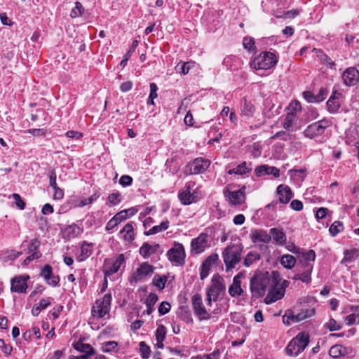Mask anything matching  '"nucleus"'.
I'll return each instance as SVG.
<instances>
[{
  "instance_id": "3",
  "label": "nucleus",
  "mask_w": 359,
  "mask_h": 359,
  "mask_svg": "<svg viewBox=\"0 0 359 359\" xmlns=\"http://www.w3.org/2000/svg\"><path fill=\"white\" fill-rule=\"evenodd\" d=\"M309 336L306 332L299 333L286 347V353L290 356H297L309 345Z\"/></svg>"
},
{
  "instance_id": "7",
  "label": "nucleus",
  "mask_w": 359,
  "mask_h": 359,
  "mask_svg": "<svg viewBox=\"0 0 359 359\" xmlns=\"http://www.w3.org/2000/svg\"><path fill=\"white\" fill-rule=\"evenodd\" d=\"M111 302L110 294H105L102 299H97L92 308V316L101 318L109 313Z\"/></svg>"
},
{
  "instance_id": "30",
  "label": "nucleus",
  "mask_w": 359,
  "mask_h": 359,
  "mask_svg": "<svg viewBox=\"0 0 359 359\" xmlns=\"http://www.w3.org/2000/svg\"><path fill=\"white\" fill-rule=\"evenodd\" d=\"M270 235L277 244L283 245L286 241V235L280 229L276 228L271 229L270 230Z\"/></svg>"
},
{
  "instance_id": "42",
  "label": "nucleus",
  "mask_w": 359,
  "mask_h": 359,
  "mask_svg": "<svg viewBox=\"0 0 359 359\" xmlns=\"http://www.w3.org/2000/svg\"><path fill=\"white\" fill-rule=\"evenodd\" d=\"M324 327L331 332L337 331L341 329L342 324L341 323L337 322L334 318H330L326 323H325Z\"/></svg>"
},
{
  "instance_id": "21",
  "label": "nucleus",
  "mask_w": 359,
  "mask_h": 359,
  "mask_svg": "<svg viewBox=\"0 0 359 359\" xmlns=\"http://www.w3.org/2000/svg\"><path fill=\"white\" fill-rule=\"evenodd\" d=\"M255 172L257 177H262L266 175H273L275 177H278L280 176L279 169L268 165H262L257 167L255 170Z\"/></svg>"
},
{
  "instance_id": "31",
  "label": "nucleus",
  "mask_w": 359,
  "mask_h": 359,
  "mask_svg": "<svg viewBox=\"0 0 359 359\" xmlns=\"http://www.w3.org/2000/svg\"><path fill=\"white\" fill-rule=\"evenodd\" d=\"M74 348L79 352L92 355L95 354L94 348L88 344H84L81 341H79L74 344Z\"/></svg>"
},
{
  "instance_id": "5",
  "label": "nucleus",
  "mask_w": 359,
  "mask_h": 359,
  "mask_svg": "<svg viewBox=\"0 0 359 359\" xmlns=\"http://www.w3.org/2000/svg\"><path fill=\"white\" fill-rule=\"evenodd\" d=\"M223 278L219 274H215L211 279V285L207 289V302L210 305L212 301L216 302L222 292L225 290Z\"/></svg>"
},
{
  "instance_id": "46",
  "label": "nucleus",
  "mask_w": 359,
  "mask_h": 359,
  "mask_svg": "<svg viewBox=\"0 0 359 359\" xmlns=\"http://www.w3.org/2000/svg\"><path fill=\"white\" fill-rule=\"evenodd\" d=\"M118 344L114 341H110L102 344V351L105 353L116 351Z\"/></svg>"
},
{
  "instance_id": "25",
  "label": "nucleus",
  "mask_w": 359,
  "mask_h": 359,
  "mask_svg": "<svg viewBox=\"0 0 359 359\" xmlns=\"http://www.w3.org/2000/svg\"><path fill=\"white\" fill-rule=\"evenodd\" d=\"M178 198L180 202L185 205H190L192 203H195L198 200V196L195 193L191 194L189 187L178 194Z\"/></svg>"
},
{
  "instance_id": "62",
  "label": "nucleus",
  "mask_w": 359,
  "mask_h": 359,
  "mask_svg": "<svg viewBox=\"0 0 359 359\" xmlns=\"http://www.w3.org/2000/svg\"><path fill=\"white\" fill-rule=\"evenodd\" d=\"M39 245V241L37 239H32L29 242V248H28V252L32 253L34 252L39 251L38 248Z\"/></svg>"
},
{
  "instance_id": "16",
  "label": "nucleus",
  "mask_w": 359,
  "mask_h": 359,
  "mask_svg": "<svg viewBox=\"0 0 359 359\" xmlns=\"http://www.w3.org/2000/svg\"><path fill=\"white\" fill-rule=\"evenodd\" d=\"M41 276L45 280L46 283L52 287H56L60 282L58 276H55L53 273V269L50 265L46 264L41 270Z\"/></svg>"
},
{
  "instance_id": "6",
  "label": "nucleus",
  "mask_w": 359,
  "mask_h": 359,
  "mask_svg": "<svg viewBox=\"0 0 359 359\" xmlns=\"http://www.w3.org/2000/svg\"><path fill=\"white\" fill-rule=\"evenodd\" d=\"M281 278H279L276 281L272 283L269 289V293L265 298L266 304H271L278 299H280L285 294V287L288 285L287 280L280 283Z\"/></svg>"
},
{
  "instance_id": "48",
  "label": "nucleus",
  "mask_w": 359,
  "mask_h": 359,
  "mask_svg": "<svg viewBox=\"0 0 359 359\" xmlns=\"http://www.w3.org/2000/svg\"><path fill=\"white\" fill-rule=\"evenodd\" d=\"M98 198H99V195H97V194H94L90 197H89L88 198H83V199L81 200L79 202V203L77 205H76V206L81 208L88 204H91V203H94L95 201H96Z\"/></svg>"
},
{
  "instance_id": "29",
  "label": "nucleus",
  "mask_w": 359,
  "mask_h": 359,
  "mask_svg": "<svg viewBox=\"0 0 359 359\" xmlns=\"http://www.w3.org/2000/svg\"><path fill=\"white\" fill-rule=\"evenodd\" d=\"M159 248L158 244L151 245L147 243H144L140 248V254L144 258H149L151 255L154 254Z\"/></svg>"
},
{
  "instance_id": "41",
  "label": "nucleus",
  "mask_w": 359,
  "mask_h": 359,
  "mask_svg": "<svg viewBox=\"0 0 359 359\" xmlns=\"http://www.w3.org/2000/svg\"><path fill=\"white\" fill-rule=\"evenodd\" d=\"M344 230L343 223L339 221H335L333 222L330 229L329 231L332 236H336L339 233Z\"/></svg>"
},
{
  "instance_id": "45",
  "label": "nucleus",
  "mask_w": 359,
  "mask_h": 359,
  "mask_svg": "<svg viewBox=\"0 0 359 359\" xmlns=\"http://www.w3.org/2000/svg\"><path fill=\"white\" fill-rule=\"evenodd\" d=\"M167 278L165 276H155L153 279L154 285L159 290H163L165 287Z\"/></svg>"
},
{
  "instance_id": "12",
  "label": "nucleus",
  "mask_w": 359,
  "mask_h": 359,
  "mask_svg": "<svg viewBox=\"0 0 359 359\" xmlns=\"http://www.w3.org/2000/svg\"><path fill=\"white\" fill-rule=\"evenodd\" d=\"M329 126L327 121L322 120L309 125L304 130V135L309 138H314L316 137L323 135L325 130Z\"/></svg>"
},
{
  "instance_id": "22",
  "label": "nucleus",
  "mask_w": 359,
  "mask_h": 359,
  "mask_svg": "<svg viewBox=\"0 0 359 359\" xmlns=\"http://www.w3.org/2000/svg\"><path fill=\"white\" fill-rule=\"evenodd\" d=\"M277 194L280 203L286 204L289 203L293 194L291 189L287 185L280 184L277 187Z\"/></svg>"
},
{
  "instance_id": "44",
  "label": "nucleus",
  "mask_w": 359,
  "mask_h": 359,
  "mask_svg": "<svg viewBox=\"0 0 359 359\" xmlns=\"http://www.w3.org/2000/svg\"><path fill=\"white\" fill-rule=\"evenodd\" d=\"M295 118L294 112H287L283 123L284 128L289 130L292 126Z\"/></svg>"
},
{
  "instance_id": "59",
  "label": "nucleus",
  "mask_w": 359,
  "mask_h": 359,
  "mask_svg": "<svg viewBox=\"0 0 359 359\" xmlns=\"http://www.w3.org/2000/svg\"><path fill=\"white\" fill-rule=\"evenodd\" d=\"M12 197L15 200L16 206L20 210H24L25 208V203L22 200L20 196L18 194H13Z\"/></svg>"
},
{
  "instance_id": "36",
  "label": "nucleus",
  "mask_w": 359,
  "mask_h": 359,
  "mask_svg": "<svg viewBox=\"0 0 359 359\" xmlns=\"http://www.w3.org/2000/svg\"><path fill=\"white\" fill-rule=\"evenodd\" d=\"M169 224L170 222L168 220L163 221L159 225L154 226L148 231H146L144 234L146 236H150L161 232L163 231H165L166 229H168Z\"/></svg>"
},
{
  "instance_id": "37",
  "label": "nucleus",
  "mask_w": 359,
  "mask_h": 359,
  "mask_svg": "<svg viewBox=\"0 0 359 359\" xmlns=\"http://www.w3.org/2000/svg\"><path fill=\"white\" fill-rule=\"evenodd\" d=\"M261 258L260 254L255 251H251L248 253L245 259H244V265L246 267H249L252 265L255 262L259 260Z\"/></svg>"
},
{
  "instance_id": "10",
  "label": "nucleus",
  "mask_w": 359,
  "mask_h": 359,
  "mask_svg": "<svg viewBox=\"0 0 359 359\" xmlns=\"http://www.w3.org/2000/svg\"><path fill=\"white\" fill-rule=\"evenodd\" d=\"M154 269V266L148 262L141 263L132 273L130 282L137 283L150 277L153 274Z\"/></svg>"
},
{
  "instance_id": "55",
  "label": "nucleus",
  "mask_w": 359,
  "mask_h": 359,
  "mask_svg": "<svg viewBox=\"0 0 359 359\" xmlns=\"http://www.w3.org/2000/svg\"><path fill=\"white\" fill-rule=\"evenodd\" d=\"M171 306L168 302H162L158 306V313L163 316L168 313L170 310Z\"/></svg>"
},
{
  "instance_id": "33",
  "label": "nucleus",
  "mask_w": 359,
  "mask_h": 359,
  "mask_svg": "<svg viewBox=\"0 0 359 359\" xmlns=\"http://www.w3.org/2000/svg\"><path fill=\"white\" fill-rule=\"evenodd\" d=\"M125 262V257L123 254H120L117 257L116 259L114 262L113 264L109 267V269L106 271L107 275H111L116 273L121 266Z\"/></svg>"
},
{
  "instance_id": "50",
  "label": "nucleus",
  "mask_w": 359,
  "mask_h": 359,
  "mask_svg": "<svg viewBox=\"0 0 359 359\" xmlns=\"http://www.w3.org/2000/svg\"><path fill=\"white\" fill-rule=\"evenodd\" d=\"M140 351L141 355L143 358L147 359L149 358L151 353L150 348L146 344L144 341H141L140 343Z\"/></svg>"
},
{
  "instance_id": "47",
  "label": "nucleus",
  "mask_w": 359,
  "mask_h": 359,
  "mask_svg": "<svg viewBox=\"0 0 359 359\" xmlns=\"http://www.w3.org/2000/svg\"><path fill=\"white\" fill-rule=\"evenodd\" d=\"M218 259L219 257L217 254H212L203 261L202 265L210 269L211 266L217 262Z\"/></svg>"
},
{
  "instance_id": "53",
  "label": "nucleus",
  "mask_w": 359,
  "mask_h": 359,
  "mask_svg": "<svg viewBox=\"0 0 359 359\" xmlns=\"http://www.w3.org/2000/svg\"><path fill=\"white\" fill-rule=\"evenodd\" d=\"M302 107L300 103L297 100H294L290 102L289 107H287V112H294L295 116H297V112L300 111Z\"/></svg>"
},
{
  "instance_id": "26",
  "label": "nucleus",
  "mask_w": 359,
  "mask_h": 359,
  "mask_svg": "<svg viewBox=\"0 0 359 359\" xmlns=\"http://www.w3.org/2000/svg\"><path fill=\"white\" fill-rule=\"evenodd\" d=\"M49 184L50 186L53 189V198L55 200H60L64 197V191L62 189L57 187L56 183V173L54 171H51L49 175Z\"/></svg>"
},
{
  "instance_id": "17",
  "label": "nucleus",
  "mask_w": 359,
  "mask_h": 359,
  "mask_svg": "<svg viewBox=\"0 0 359 359\" xmlns=\"http://www.w3.org/2000/svg\"><path fill=\"white\" fill-rule=\"evenodd\" d=\"M342 79L346 86H355L359 81V71L355 67H349L342 74Z\"/></svg>"
},
{
  "instance_id": "24",
  "label": "nucleus",
  "mask_w": 359,
  "mask_h": 359,
  "mask_svg": "<svg viewBox=\"0 0 359 359\" xmlns=\"http://www.w3.org/2000/svg\"><path fill=\"white\" fill-rule=\"evenodd\" d=\"M313 314L314 309H303L297 313L294 311H288V318H294L295 322L297 323L311 317Z\"/></svg>"
},
{
  "instance_id": "13",
  "label": "nucleus",
  "mask_w": 359,
  "mask_h": 359,
  "mask_svg": "<svg viewBox=\"0 0 359 359\" xmlns=\"http://www.w3.org/2000/svg\"><path fill=\"white\" fill-rule=\"evenodd\" d=\"M210 161L203 158L194 159L189 165V173L190 175H197L204 172L210 166Z\"/></svg>"
},
{
  "instance_id": "51",
  "label": "nucleus",
  "mask_w": 359,
  "mask_h": 359,
  "mask_svg": "<svg viewBox=\"0 0 359 359\" xmlns=\"http://www.w3.org/2000/svg\"><path fill=\"white\" fill-rule=\"evenodd\" d=\"M83 10V6L80 2H76L75 6L71 11L70 15L74 18L82 15V11Z\"/></svg>"
},
{
  "instance_id": "61",
  "label": "nucleus",
  "mask_w": 359,
  "mask_h": 359,
  "mask_svg": "<svg viewBox=\"0 0 359 359\" xmlns=\"http://www.w3.org/2000/svg\"><path fill=\"white\" fill-rule=\"evenodd\" d=\"M41 257V254L39 251L34 252L24 260L23 264L25 265H27L31 262V261L39 259Z\"/></svg>"
},
{
  "instance_id": "20",
  "label": "nucleus",
  "mask_w": 359,
  "mask_h": 359,
  "mask_svg": "<svg viewBox=\"0 0 359 359\" xmlns=\"http://www.w3.org/2000/svg\"><path fill=\"white\" fill-rule=\"evenodd\" d=\"M242 277H243V274L239 273L233 279V283L229 288V293L232 297H238L243 292L241 283V278Z\"/></svg>"
},
{
  "instance_id": "4",
  "label": "nucleus",
  "mask_w": 359,
  "mask_h": 359,
  "mask_svg": "<svg viewBox=\"0 0 359 359\" xmlns=\"http://www.w3.org/2000/svg\"><path fill=\"white\" fill-rule=\"evenodd\" d=\"M277 58L274 53L271 52H262L259 55L255 57L252 62L250 63L252 68L259 69H269L276 65L277 63Z\"/></svg>"
},
{
  "instance_id": "28",
  "label": "nucleus",
  "mask_w": 359,
  "mask_h": 359,
  "mask_svg": "<svg viewBox=\"0 0 359 359\" xmlns=\"http://www.w3.org/2000/svg\"><path fill=\"white\" fill-rule=\"evenodd\" d=\"M351 313L345 318L346 324L350 326L353 324H359V306L351 307Z\"/></svg>"
},
{
  "instance_id": "2",
  "label": "nucleus",
  "mask_w": 359,
  "mask_h": 359,
  "mask_svg": "<svg viewBox=\"0 0 359 359\" xmlns=\"http://www.w3.org/2000/svg\"><path fill=\"white\" fill-rule=\"evenodd\" d=\"M299 264L301 268L299 269V273L295 274L293 277L294 280H300L303 283H309L311 280V273L313 271V264L316 259V252L313 250L308 252L299 253Z\"/></svg>"
},
{
  "instance_id": "14",
  "label": "nucleus",
  "mask_w": 359,
  "mask_h": 359,
  "mask_svg": "<svg viewBox=\"0 0 359 359\" xmlns=\"http://www.w3.org/2000/svg\"><path fill=\"white\" fill-rule=\"evenodd\" d=\"M192 304L195 314L201 320H208L210 318V316L207 312L203 304V300L201 296L196 294L192 297Z\"/></svg>"
},
{
  "instance_id": "19",
  "label": "nucleus",
  "mask_w": 359,
  "mask_h": 359,
  "mask_svg": "<svg viewBox=\"0 0 359 359\" xmlns=\"http://www.w3.org/2000/svg\"><path fill=\"white\" fill-rule=\"evenodd\" d=\"M118 236L124 242L130 243L135 238L134 231V222L127 223L124 227L119 231Z\"/></svg>"
},
{
  "instance_id": "32",
  "label": "nucleus",
  "mask_w": 359,
  "mask_h": 359,
  "mask_svg": "<svg viewBox=\"0 0 359 359\" xmlns=\"http://www.w3.org/2000/svg\"><path fill=\"white\" fill-rule=\"evenodd\" d=\"M252 170L251 163L247 164L246 162H243L240 165H238L236 168L233 169H231L228 171L229 175L237 174V175H244L245 173L250 172Z\"/></svg>"
},
{
  "instance_id": "49",
  "label": "nucleus",
  "mask_w": 359,
  "mask_h": 359,
  "mask_svg": "<svg viewBox=\"0 0 359 359\" xmlns=\"http://www.w3.org/2000/svg\"><path fill=\"white\" fill-rule=\"evenodd\" d=\"M108 201L110 205H116L121 201V194L119 192L112 193L109 195Z\"/></svg>"
},
{
  "instance_id": "60",
  "label": "nucleus",
  "mask_w": 359,
  "mask_h": 359,
  "mask_svg": "<svg viewBox=\"0 0 359 359\" xmlns=\"http://www.w3.org/2000/svg\"><path fill=\"white\" fill-rule=\"evenodd\" d=\"M133 182V178L130 175H122L119 180V184L123 187L130 186Z\"/></svg>"
},
{
  "instance_id": "27",
  "label": "nucleus",
  "mask_w": 359,
  "mask_h": 359,
  "mask_svg": "<svg viewBox=\"0 0 359 359\" xmlns=\"http://www.w3.org/2000/svg\"><path fill=\"white\" fill-rule=\"evenodd\" d=\"M241 114L246 117L253 116L255 112V107L251 102L244 99L241 104Z\"/></svg>"
},
{
  "instance_id": "34",
  "label": "nucleus",
  "mask_w": 359,
  "mask_h": 359,
  "mask_svg": "<svg viewBox=\"0 0 359 359\" xmlns=\"http://www.w3.org/2000/svg\"><path fill=\"white\" fill-rule=\"evenodd\" d=\"M157 301L158 296L155 293H150L145 301L147 310L144 313L150 315L154 311V306Z\"/></svg>"
},
{
  "instance_id": "52",
  "label": "nucleus",
  "mask_w": 359,
  "mask_h": 359,
  "mask_svg": "<svg viewBox=\"0 0 359 359\" xmlns=\"http://www.w3.org/2000/svg\"><path fill=\"white\" fill-rule=\"evenodd\" d=\"M194 66V64L191 62H183L182 64L179 63L177 66V68L179 69L180 72L184 75L187 74L190 70V69Z\"/></svg>"
},
{
  "instance_id": "15",
  "label": "nucleus",
  "mask_w": 359,
  "mask_h": 359,
  "mask_svg": "<svg viewBox=\"0 0 359 359\" xmlns=\"http://www.w3.org/2000/svg\"><path fill=\"white\" fill-rule=\"evenodd\" d=\"M29 279V276H18L11 279V290L13 292L25 293L27 291V281Z\"/></svg>"
},
{
  "instance_id": "38",
  "label": "nucleus",
  "mask_w": 359,
  "mask_h": 359,
  "mask_svg": "<svg viewBox=\"0 0 359 359\" xmlns=\"http://www.w3.org/2000/svg\"><path fill=\"white\" fill-rule=\"evenodd\" d=\"M327 107L330 113H335L340 107V103L337 100L335 95H332L327 102Z\"/></svg>"
},
{
  "instance_id": "54",
  "label": "nucleus",
  "mask_w": 359,
  "mask_h": 359,
  "mask_svg": "<svg viewBox=\"0 0 359 359\" xmlns=\"http://www.w3.org/2000/svg\"><path fill=\"white\" fill-rule=\"evenodd\" d=\"M243 45L244 48L248 50H252L255 48V41L251 37H244Z\"/></svg>"
},
{
  "instance_id": "23",
  "label": "nucleus",
  "mask_w": 359,
  "mask_h": 359,
  "mask_svg": "<svg viewBox=\"0 0 359 359\" xmlns=\"http://www.w3.org/2000/svg\"><path fill=\"white\" fill-rule=\"evenodd\" d=\"M250 238L254 243H269L271 239L270 234L264 230H254L250 233Z\"/></svg>"
},
{
  "instance_id": "40",
  "label": "nucleus",
  "mask_w": 359,
  "mask_h": 359,
  "mask_svg": "<svg viewBox=\"0 0 359 359\" xmlns=\"http://www.w3.org/2000/svg\"><path fill=\"white\" fill-rule=\"evenodd\" d=\"M91 255V250L88 244L83 243L81 247V253L78 256L77 259L79 262L84 261Z\"/></svg>"
},
{
  "instance_id": "57",
  "label": "nucleus",
  "mask_w": 359,
  "mask_h": 359,
  "mask_svg": "<svg viewBox=\"0 0 359 359\" xmlns=\"http://www.w3.org/2000/svg\"><path fill=\"white\" fill-rule=\"evenodd\" d=\"M341 346L334 345L330 349L329 353L332 358H337L341 355Z\"/></svg>"
},
{
  "instance_id": "56",
  "label": "nucleus",
  "mask_w": 359,
  "mask_h": 359,
  "mask_svg": "<svg viewBox=\"0 0 359 359\" xmlns=\"http://www.w3.org/2000/svg\"><path fill=\"white\" fill-rule=\"evenodd\" d=\"M355 252L356 250L355 249L346 250L344 257L342 259L341 263L351 262L353 259H354Z\"/></svg>"
},
{
  "instance_id": "43",
  "label": "nucleus",
  "mask_w": 359,
  "mask_h": 359,
  "mask_svg": "<svg viewBox=\"0 0 359 359\" xmlns=\"http://www.w3.org/2000/svg\"><path fill=\"white\" fill-rule=\"evenodd\" d=\"M165 334V327L163 325H159L156 330V339L157 343H161L164 341Z\"/></svg>"
},
{
  "instance_id": "58",
  "label": "nucleus",
  "mask_w": 359,
  "mask_h": 359,
  "mask_svg": "<svg viewBox=\"0 0 359 359\" xmlns=\"http://www.w3.org/2000/svg\"><path fill=\"white\" fill-rule=\"evenodd\" d=\"M65 136L74 140H77L83 137V134L79 131L69 130L65 133Z\"/></svg>"
},
{
  "instance_id": "64",
  "label": "nucleus",
  "mask_w": 359,
  "mask_h": 359,
  "mask_svg": "<svg viewBox=\"0 0 359 359\" xmlns=\"http://www.w3.org/2000/svg\"><path fill=\"white\" fill-rule=\"evenodd\" d=\"M220 351L219 349L215 350L210 354H204L205 359H219Z\"/></svg>"
},
{
  "instance_id": "11",
  "label": "nucleus",
  "mask_w": 359,
  "mask_h": 359,
  "mask_svg": "<svg viewBox=\"0 0 359 359\" xmlns=\"http://www.w3.org/2000/svg\"><path fill=\"white\" fill-rule=\"evenodd\" d=\"M208 246V235L201 233L191 242L190 252L192 255H198L205 251Z\"/></svg>"
},
{
  "instance_id": "18",
  "label": "nucleus",
  "mask_w": 359,
  "mask_h": 359,
  "mask_svg": "<svg viewBox=\"0 0 359 359\" xmlns=\"http://www.w3.org/2000/svg\"><path fill=\"white\" fill-rule=\"evenodd\" d=\"M245 187L238 191H226L224 195L227 198L229 203L233 205H241L244 203L245 199Z\"/></svg>"
},
{
  "instance_id": "9",
  "label": "nucleus",
  "mask_w": 359,
  "mask_h": 359,
  "mask_svg": "<svg viewBox=\"0 0 359 359\" xmlns=\"http://www.w3.org/2000/svg\"><path fill=\"white\" fill-rule=\"evenodd\" d=\"M222 257L227 271L233 269L241 260V252L238 249L232 245L226 247Z\"/></svg>"
},
{
  "instance_id": "1",
  "label": "nucleus",
  "mask_w": 359,
  "mask_h": 359,
  "mask_svg": "<svg viewBox=\"0 0 359 359\" xmlns=\"http://www.w3.org/2000/svg\"><path fill=\"white\" fill-rule=\"evenodd\" d=\"M279 278V273L273 271L258 272L255 274L250 280V289L253 295L261 297L264 294L266 290L270 287L272 283L276 281Z\"/></svg>"
},
{
  "instance_id": "39",
  "label": "nucleus",
  "mask_w": 359,
  "mask_h": 359,
  "mask_svg": "<svg viewBox=\"0 0 359 359\" xmlns=\"http://www.w3.org/2000/svg\"><path fill=\"white\" fill-rule=\"evenodd\" d=\"M65 231L69 238H75L82 233V229L78 225L74 224L69 226Z\"/></svg>"
},
{
  "instance_id": "8",
  "label": "nucleus",
  "mask_w": 359,
  "mask_h": 359,
  "mask_svg": "<svg viewBox=\"0 0 359 359\" xmlns=\"http://www.w3.org/2000/svg\"><path fill=\"white\" fill-rule=\"evenodd\" d=\"M168 259L175 266H183L185 263L186 253L182 243L175 242L174 245L167 252Z\"/></svg>"
},
{
  "instance_id": "35",
  "label": "nucleus",
  "mask_w": 359,
  "mask_h": 359,
  "mask_svg": "<svg viewBox=\"0 0 359 359\" xmlns=\"http://www.w3.org/2000/svg\"><path fill=\"white\" fill-rule=\"evenodd\" d=\"M281 265L287 269L293 268L297 262L296 258L291 255H284L280 258Z\"/></svg>"
},
{
  "instance_id": "63",
  "label": "nucleus",
  "mask_w": 359,
  "mask_h": 359,
  "mask_svg": "<svg viewBox=\"0 0 359 359\" xmlns=\"http://www.w3.org/2000/svg\"><path fill=\"white\" fill-rule=\"evenodd\" d=\"M290 207L295 211H300L303 209L304 205L301 201L294 199L291 201Z\"/></svg>"
}]
</instances>
